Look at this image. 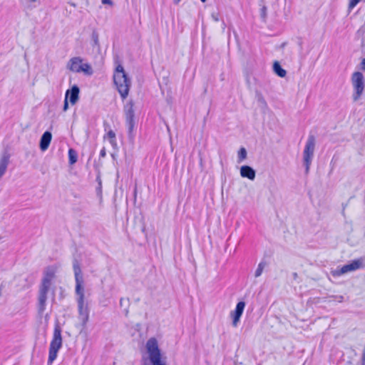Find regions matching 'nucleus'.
Instances as JSON below:
<instances>
[{
    "label": "nucleus",
    "instance_id": "36",
    "mask_svg": "<svg viewBox=\"0 0 365 365\" xmlns=\"http://www.w3.org/2000/svg\"><path fill=\"white\" fill-rule=\"evenodd\" d=\"M31 1H35L36 0H31Z\"/></svg>",
    "mask_w": 365,
    "mask_h": 365
},
{
    "label": "nucleus",
    "instance_id": "25",
    "mask_svg": "<svg viewBox=\"0 0 365 365\" xmlns=\"http://www.w3.org/2000/svg\"><path fill=\"white\" fill-rule=\"evenodd\" d=\"M267 7L263 6L261 9V15L263 18L266 16Z\"/></svg>",
    "mask_w": 365,
    "mask_h": 365
},
{
    "label": "nucleus",
    "instance_id": "15",
    "mask_svg": "<svg viewBox=\"0 0 365 365\" xmlns=\"http://www.w3.org/2000/svg\"><path fill=\"white\" fill-rule=\"evenodd\" d=\"M76 67H73V72L81 73L83 72L86 75L91 76L93 73V69L90 64L88 63H82L81 66H78V69Z\"/></svg>",
    "mask_w": 365,
    "mask_h": 365
},
{
    "label": "nucleus",
    "instance_id": "22",
    "mask_svg": "<svg viewBox=\"0 0 365 365\" xmlns=\"http://www.w3.org/2000/svg\"><path fill=\"white\" fill-rule=\"evenodd\" d=\"M247 150L245 148H241L238 151L237 162L240 163L247 158Z\"/></svg>",
    "mask_w": 365,
    "mask_h": 365
},
{
    "label": "nucleus",
    "instance_id": "10",
    "mask_svg": "<svg viewBox=\"0 0 365 365\" xmlns=\"http://www.w3.org/2000/svg\"><path fill=\"white\" fill-rule=\"evenodd\" d=\"M245 307V302H239L233 312H231L230 316L232 318V326L236 327L238 325L240 317L242 315L244 309Z\"/></svg>",
    "mask_w": 365,
    "mask_h": 365
},
{
    "label": "nucleus",
    "instance_id": "26",
    "mask_svg": "<svg viewBox=\"0 0 365 365\" xmlns=\"http://www.w3.org/2000/svg\"><path fill=\"white\" fill-rule=\"evenodd\" d=\"M335 298V299L339 302H342L343 300H344V297L341 296V295H339V296H334V297Z\"/></svg>",
    "mask_w": 365,
    "mask_h": 365
},
{
    "label": "nucleus",
    "instance_id": "27",
    "mask_svg": "<svg viewBox=\"0 0 365 365\" xmlns=\"http://www.w3.org/2000/svg\"><path fill=\"white\" fill-rule=\"evenodd\" d=\"M106 155V149L105 148H103L100 152V157L104 158Z\"/></svg>",
    "mask_w": 365,
    "mask_h": 365
},
{
    "label": "nucleus",
    "instance_id": "6",
    "mask_svg": "<svg viewBox=\"0 0 365 365\" xmlns=\"http://www.w3.org/2000/svg\"><path fill=\"white\" fill-rule=\"evenodd\" d=\"M351 82L353 87L352 99L356 102L360 99L364 91L365 80L363 73L359 71L354 72Z\"/></svg>",
    "mask_w": 365,
    "mask_h": 365
},
{
    "label": "nucleus",
    "instance_id": "34",
    "mask_svg": "<svg viewBox=\"0 0 365 365\" xmlns=\"http://www.w3.org/2000/svg\"><path fill=\"white\" fill-rule=\"evenodd\" d=\"M285 45H286V43H283L282 44V47H284V46H285Z\"/></svg>",
    "mask_w": 365,
    "mask_h": 365
},
{
    "label": "nucleus",
    "instance_id": "1",
    "mask_svg": "<svg viewBox=\"0 0 365 365\" xmlns=\"http://www.w3.org/2000/svg\"><path fill=\"white\" fill-rule=\"evenodd\" d=\"M72 264L76 282V293L78 295V319L81 322L82 325L85 327L88 321L89 310L88 306L84 302L83 276L80 262L76 258L73 259Z\"/></svg>",
    "mask_w": 365,
    "mask_h": 365
},
{
    "label": "nucleus",
    "instance_id": "23",
    "mask_svg": "<svg viewBox=\"0 0 365 365\" xmlns=\"http://www.w3.org/2000/svg\"><path fill=\"white\" fill-rule=\"evenodd\" d=\"M361 0H349L348 9L351 11Z\"/></svg>",
    "mask_w": 365,
    "mask_h": 365
},
{
    "label": "nucleus",
    "instance_id": "2",
    "mask_svg": "<svg viewBox=\"0 0 365 365\" xmlns=\"http://www.w3.org/2000/svg\"><path fill=\"white\" fill-rule=\"evenodd\" d=\"M55 276L53 269L48 267L44 272L41 284L38 294V313L42 314L46 309V302L47 300V294L51 284V280Z\"/></svg>",
    "mask_w": 365,
    "mask_h": 365
},
{
    "label": "nucleus",
    "instance_id": "16",
    "mask_svg": "<svg viewBox=\"0 0 365 365\" xmlns=\"http://www.w3.org/2000/svg\"><path fill=\"white\" fill-rule=\"evenodd\" d=\"M83 62V59L80 57H73L71 58L67 64V68L70 71H73V67H76V68L78 69V66H81Z\"/></svg>",
    "mask_w": 365,
    "mask_h": 365
},
{
    "label": "nucleus",
    "instance_id": "8",
    "mask_svg": "<svg viewBox=\"0 0 365 365\" xmlns=\"http://www.w3.org/2000/svg\"><path fill=\"white\" fill-rule=\"evenodd\" d=\"M134 103L133 101H129L123 108L125 116V121L126 124L128 125V133L130 134L133 128L135 127V111L133 109Z\"/></svg>",
    "mask_w": 365,
    "mask_h": 365
},
{
    "label": "nucleus",
    "instance_id": "28",
    "mask_svg": "<svg viewBox=\"0 0 365 365\" xmlns=\"http://www.w3.org/2000/svg\"><path fill=\"white\" fill-rule=\"evenodd\" d=\"M361 365H365V349L363 351L361 356Z\"/></svg>",
    "mask_w": 365,
    "mask_h": 365
},
{
    "label": "nucleus",
    "instance_id": "13",
    "mask_svg": "<svg viewBox=\"0 0 365 365\" xmlns=\"http://www.w3.org/2000/svg\"><path fill=\"white\" fill-rule=\"evenodd\" d=\"M240 175L242 178H246L250 180H254L256 176V172L252 167L249 165H242L240 168Z\"/></svg>",
    "mask_w": 365,
    "mask_h": 365
},
{
    "label": "nucleus",
    "instance_id": "17",
    "mask_svg": "<svg viewBox=\"0 0 365 365\" xmlns=\"http://www.w3.org/2000/svg\"><path fill=\"white\" fill-rule=\"evenodd\" d=\"M273 71L279 77H285L287 71L282 68L280 63L278 61H275L273 63Z\"/></svg>",
    "mask_w": 365,
    "mask_h": 365
},
{
    "label": "nucleus",
    "instance_id": "5",
    "mask_svg": "<svg viewBox=\"0 0 365 365\" xmlns=\"http://www.w3.org/2000/svg\"><path fill=\"white\" fill-rule=\"evenodd\" d=\"M145 346L150 365H167L166 362L162 359L161 351L155 338L149 339Z\"/></svg>",
    "mask_w": 365,
    "mask_h": 365
},
{
    "label": "nucleus",
    "instance_id": "14",
    "mask_svg": "<svg viewBox=\"0 0 365 365\" xmlns=\"http://www.w3.org/2000/svg\"><path fill=\"white\" fill-rule=\"evenodd\" d=\"M10 155L5 152L0 158V179L6 173L9 163Z\"/></svg>",
    "mask_w": 365,
    "mask_h": 365
},
{
    "label": "nucleus",
    "instance_id": "9",
    "mask_svg": "<svg viewBox=\"0 0 365 365\" xmlns=\"http://www.w3.org/2000/svg\"><path fill=\"white\" fill-rule=\"evenodd\" d=\"M363 261L364 260L361 258L354 259L349 264H345L341 268H337L336 270L334 271L333 274L334 276H341L349 272L355 271L362 267Z\"/></svg>",
    "mask_w": 365,
    "mask_h": 365
},
{
    "label": "nucleus",
    "instance_id": "18",
    "mask_svg": "<svg viewBox=\"0 0 365 365\" xmlns=\"http://www.w3.org/2000/svg\"><path fill=\"white\" fill-rule=\"evenodd\" d=\"M77 160H78L77 152L74 149L70 148L68 150V160H69V163L71 165H73V164H75L77 162Z\"/></svg>",
    "mask_w": 365,
    "mask_h": 365
},
{
    "label": "nucleus",
    "instance_id": "31",
    "mask_svg": "<svg viewBox=\"0 0 365 365\" xmlns=\"http://www.w3.org/2000/svg\"><path fill=\"white\" fill-rule=\"evenodd\" d=\"M103 127H104V130L106 131L109 128L110 125L107 122L105 121L103 123Z\"/></svg>",
    "mask_w": 365,
    "mask_h": 365
},
{
    "label": "nucleus",
    "instance_id": "32",
    "mask_svg": "<svg viewBox=\"0 0 365 365\" xmlns=\"http://www.w3.org/2000/svg\"><path fill=\"white\" fill-rule=\"evenodd\" d=\"M292 276H293V278L294 279H296L297 278V277H298V274H297V272H294V273H292Z\"/></svg>",
    "mask_w": 365,
    "mask_h": 365
},
{
    "label": "nucleus",
    "instance_id": "7",
    "mask_svg": "<svg viewBox=\"0 0 365 365\" xmlns=\"http://www.w3.org/2000/svg\"><path fill=\"white\" fill-rule=\"evenodd\" d=\"M315 148V138L313 135H309L303 152V161L305 166L306 173H309L310 165L312 164V158L314 157V152Z\"/></svg>",
    "mask_w": 365,
    "mask_h": 365
},
{
    "label": "nucleus",
    "instance_id": "4",
    "mask_svg": "<svg viewBox=\"0 0 365 365\" xmlns=\"http://www.w3.org/2000/svg\"><path fill=\"white\" fill-rule=\"evenodd\" d=\"M63 344L61 336V328L58 322H56L54 326L53 339L50 343L48 365H51L57 357V354L61 348Z\"/></svg>",
    "mask_w": 365,
    "mask_h": 365
},
{
    "label": "nucleus",
    "instance_id": "33",
    "mask_svg": "<svg viewBox=\"0 0 365 365\" xmlns=\"http://www.w3.org/2000/svg\"><path fill=\"white\" fill-rule=\"evenodd\" d=\"M180 0H174V2H175V4H178V3L180 2Z\"/></svg>",
    "mask_w": 365,
    "mask_h": 365
},
{
    "label": "nucleus",
    "instance_id": "3",
    "mask_svg": "<svg viewBox=\"0 0 365 365\" xmlns=\"http://www.w3.org/2000/svg\"><path fill=\"white\" fill-rule=\"evenodd\" d=\"M113 81L122 99H125L128 96L131 81L120 64L115 68Z\"/></svg>",
    "mask_w": 365,
    "mask_h": 365
},
{
    "label": "nucleus",
    "instance_id": "19",
    "mask_svg": "<svg viewBox=\"0 0 365 365\" xmlns=\"http://www.w3.org/2000/svg\"><path fill=\"white\" fill-rule=\"evenodd\" d=\"M91 39L93 41L92 46L93 48L97 47L98 49L100 48V43L98 40V34L96 30H93L91 34Z\"/></svg>",
    "mask_w": 365,
    "mask_h": 365
},
{
    "label": "nucleus",
    "instance_id": "20",
    "mask_svg": "<svg viewBox=\"0 0 365 365\" xmlns=\"http://www.w3.org/2000/svg\"><path fill=\"white\" fill-rule=\"evenodd\" d=\"M266 265H267V262L265 261H262L259 263L255 273V277H259V276H261V274L263 272V269Z\"/></svg>",
    "mask_w": 365,
    "mask_h": 365
},
{
    "label": "nucleus",
    "instance_id": "12",
    "mask_svg": "<svg viewBox=\"0 0 365 365\" xmlns=\"http://www.w3.org/2000/svg\"><path fill=\"white\" fill-rule=\"evenodd\" d=\"M52 139V134L50 131H45L41 137L39 147L42 151L48 149Z\"/></svg>",
    "mask_w": 365,
    "mask_h": 365
},
{
    "label": "nucleus",
    "instance_id": "11",
    "mask_svg": "<svg viewBox=\"0 0 365 365\" xmlns=\"http://www.w3.org/2000/svg\"><path fill=\"white\" fill-rule=\"evenodd\" d=\"M80 89L77 85H73L71 89L66 91L65 98L69 100L72 105L77 103L79 99Z\"/></svg>",
    "mask_w": 365,
    "mask_h": 365
},
{
    "label": "nucleus",
    "instance_id": "29",
    "mask_svg": "<svg viewBox=\"0 0 365 365\" xmlns=\"http://www.w3.org/2000/svg\"><path fill=\"white\" fill-rule=\"evenodd\" d=\"M102 4H108V5H112L113 4V2L111 0H102Z\"/></svg>",
    "mask_w": 365,
    "mask_h": 365
},
{
    "label": "nucleus",
    "instance_id": "30",
    "mask_svg": "<svg viewBox=\"0 0 365 365\" xmlns=\"http://www.w3.org/2000/svg\"><path fill=\"white\" fill-rule=\"evenodd\" d=\"M302 45H303L302 39V38H298V46L300 47V49H302Z\"/></svg>",
    "mask_w": 365,
    "mask_h": 365
},
{
    "label": "nucleus",
    "instance_id": "24",
    "mask_svg": "<svg viewBox=\"0 0 365 365\" xmlns=\"http://www.w3.org/2000/svg\"><path fill=\"white\" fill-rule=\"evenodd\" d=\"M68 100H66V98L64 99V103H63V111H66L68 108Z\"/></svg>",
    "mask_w": 365,
    "mask_h": 365
},
{
    "label": "nucleus",
    "instance_id": "35",
    "mask_svg": "<svg viewBox=\"0 0 365 365\" xmlns=\"http://www.w3.org/2000/svg\"><path fill=\"white\" fill-rule=\"evenodd\" d=\"M202 2H205L206 0H200Z\"/></svg>",
    "mask_w": 365,
    "mask_h": 365
},
{
    "label": "nucleus",
    "instance_id": "21",
    "mask_svg": "<svg viewBox=\"0 0 365 365\" xmlns=\"http://www.w3.org/2000/svg\"><path fill=\"white\" fill-rule=\"evenodd\" d=\"M107 138L109 139V142L111 145H116L115 133L112 130H108L106 134Z\"/></svg>",
    "mask_w": 365,
    "mask_h": 365
}]
</instances>
